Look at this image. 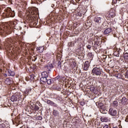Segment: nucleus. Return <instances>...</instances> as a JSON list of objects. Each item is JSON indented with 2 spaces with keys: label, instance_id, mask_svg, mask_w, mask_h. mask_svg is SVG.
<instances>
[{
  "label": "nucleus",
  "instance_id": "7ed1b4c3",
  "mask_svg": "<svg viewBox=\"0 0 128 128\" xmlns=\"http://www.w3.org/2000/svg\"><path fill=\"white\" fill-rule=\"evenodd\" d=\"M14 10H12L10 8H8L6 11V16L7 18H14Z\"/></svg>",
  "mask_w": 128,
  "mask_h": 128
},
{
  "label": "nucleus",
  "instance_id": "9b49d317",
  "mask_svg": "<svg viewBox=\"0 0 128 128\" xmlns=\"http://www.w3.org/2000/svg\"><path fill=\"white\" fill-rule=\"evenodd\" d=\"M102 122H108L110 120L108 118L103 116L100 118Z\"/></svg>",
  "mask_w": 128,
  "mask_h": 128
},
{
  "label": "nucleus",
  "instance_id": "f257e3e1",
  "mask_svg": "<svg viewBox=\"0 0 128 128\" xmlns=\"http://www.w3.org/2000/svg\"><path fill=\"white\" fill-rule=\"evenodd\" d=\"M92 73L95 76H100L102 74V69L98 65H96L92 70Z\"/></svg>",
  "mask_w": 128,
  "mask_h": 128
},
{
  "label": "nucleus",
  "instance_id": "f3484780",
  "mask_svg": "<svg viewBox=\"0 0 128 128\" xmlns=\"http://www.w3.org/2000/svg\"><path fill=\"white\" fill-rule=\"evenodd\" d=\"M58 114H60L58 113V111L56 110H54L53 116H58Z\"/></svg>",
  "mask_w": 128,
  "mask_h": 128
},
{
  "label": "nucleus",
  "instance_id": "6ab92c4d",
  "mask_svg": "<svg viewBox=\"0 0 128 128\" xmlns=\"http://www.w3.org/2000/svg\"><path fill=\"white\" fill-rule=\"evenodd\" d=\"M90 91L93 92V94H96L97 90L96 89L94 88H90Z\"/></svg>",
  "mask_w": 128,
  "mask_h": 128
},
{
  "label": "nucleus",
  "instance_id": "f704fd0d",
  "mask_svg": "<svg viewBox=\"0 0 128 128\" xmlns=\"http://www.w3.org/2000/svg\"><path fill=\"white\" fill-rule=\"evenodd\" d=\"M88 56H92V53H88Z\"/></svg>",
  "mask_w": 128,
  "mask_h": 128
},
{
  "label": "nucleus",
  "instance_id": "c85d7f7f",
  "mask_svg": "<svg viewBox=\"0 0 128 128\" xmlns=\"http://www.w3.org/2000/svg\"><path fill=\"white\" fill-rule=\"evenodd\" d=\"M30 80H34V74H32L30 76Z\"/></svg>",
  "mask_w": 128,
  "mask_h": 128
},
{
  "label": "nucleus",
  "instance_id": "ea45409f",
  "mask_svg": "<svg viewBox=\"0 0 128 128\" xmlns=\"http://www.w3.org/2000/svg\"><path fill=\"white\" fill-rule=\"evenodd\" d=\"M118 122H122V121H120V120H119Z\"/></svg>",
  "mask_w": 128,
  "mask_h": 128
},
{
  "label": "nucleus",
  "instance_id": "c9c22d12",
  "mask_svg": "<svg viewBox=\"0 0 128 128\" xmlns=\"http://www.w3.org/2000/svg\"><path fill=\"white\" fill-rule=\"evenodd\" d=\"M0 128H4V125H3L2 124H0Z\"/></svg>",
  "mask_w": 128,
  "mask_h": 128
},
{
  "label": "nucleus",
  "instance_id": "a19ab883",
  "mask_svg": "<svg viewBox=\"0 0 128 128\" xmlns=\"http://www.w3.org/2000/svg\"><path fill=\"white\" fill-rule=\"evenodd\" d=\"M120 126H120V124L119 125V128H120Z\"/></svg>",
  "mask_w": 128,
  "mask_h": 128
},
{
  "label": "nucleus",
  "instance_id": "4be33fe9",
  "mask_svg": "<svg viewBox=\"0 0 128 128\" xmlns=\"http://www.w3.org/2000/svg\"><path fill=\"white\" fill-rule=\"evenodd\" d=\"M46 82L48 84H52L54 82V80L50 79H47Z\"/></svg>",
  "mask_w": 128,
  "mask_h": 128
},
{
  "label": "nucleus",
  "instance_id": "4c0bfd02",
  "mask_svg": "<svg viewBox=\"0 0 128 128\" xmlns=\"http://www.w3.org/2000/svg\"><path fill=\"white\" fill-rule=\"evenodd\" d=\"M4 76H8V75L6 74H4Z\"/></svg>",
  "mask_w": 128,
  "mask_h": 128
},
{
  "label": "nucleus",
  "instance_id": "aec40b11",
  "mask_svg": "<svg viewBox=\"0 0 128 128\" xmlns=\"http://www.w3.org/2000/svg\"><path fill=\"white\" fill-rule=\"evenodd\" d=\"M46 102L48 104H50V106H54V102L50 100H48Z\"/></svg>",
  "mask_w": 128,
  "mask_h": 128
},
{
  "label": "nucleus",
  "instance_id": "393cba45",
  "mask_svg": "<svg viewBox=\"0 0 128 128\" xmlns=\"http://www.w3.org/2000/svg\"><path fill=\"white\" fill-rule=\"evenodd\" d=\"M5 32H6V34H12V30H10V29H8L6 30V31L5 30Z\"/></svg>",
  "mask_w": 128,
  "mask_h": 128
},
{
  "label": "nucleus",
  "instance_id": "f8f14e48",
  "mask_svg": "<svg viewBox=\"0 0 128 128\" xmlns=\"http://www.w3.org/2000/svg\"><path fill=\"white\" fill-rule=\"evenodd\" d=\"M8 76H16L14 72L12 71V70H8Z\"/></svg>",
  "mask_w": 128,
  "mask_h": 128
},
{
  "label": "nucleus",
  "instance_id": "79ce46f5",
  "mask_svg": "<svg viewBox=\"0 0 128 128\" xmlns=\"http://www.w3.org/2000/svg\"><path fill=\"white\" fill-rule=\"evenodd\" d=\"M57 78H60V76H57Z\"/></svg>",
  "mask_w": 128,
  "mask_h": 128
},
{
  "label": "nucleus",
  "instance_id": "dca6fc26",
  "mask_svg": "<svg viewBox=\"0 0 128 128\" xmlns=\"http://www.w3.org/2000/svg\"><path fill=\"white\" fill-rule=\"evenodd\" d=\"M5 84H12V80L8 78H6L5 80Z\"/></svg>",
  "mask_w": 128,
  "mask_h": 128
},
{
  "label": "nucleus",
  "instance_id": "7c9ffc66",
  "mask_svg": "<svg viewBox=\"0 0 128 128\" xmlns=\"http://www.w3.org/2000/svg\"><path fill=\"white\" fill-rule=\"evenodd\" d=\"M125 78H128V71H126V73H125Z\"/></svg>",
  "mask_w": 128,
  "mask_h": 128
},
{
  "label": "nucleus",
  "instance_id": "72a5a7b5",
  "mask_svg": "<svg viewBox=\"0 0 128 128\" xmlns=\"http://www.w3.org/2000/svg\"><path fill=\"white\" fill-rule=\"evenodd\" d=\"M104 128H110L108 125H105L104 126Z\"/></svg>",
  "mask_w": 128,
  "mask_h": 128
},
{
  "label": "nucleus",
  "instance_id": "39448f33",
  "mask_svg": "<svg viewBox=\"0 0 128 128\" xmlns=\"http://www.w3.org/2000/svg\"><path fill=\"white\" fill-rule=\"evenodd\" d=\"M54 66H52V64H50L48 65H47L44 67V70H46V72H50L52 68Z\"/></svg>",
  "mask_w": 128,
  "mask_h": 128
},
{
  "label": "nucleus",
  "instance_id": "9d476101",
  "mask_svg": "<svg viewBox=\"0 0 128 128\" xmlns=\"http://www.w3.org/2000/svg\"><path fill=\"white\" fill-rule=\"evenodd\" d=\"M94 22L97 24H100L102 22V18L100 17H94Z\"/></svg>",
  "mask_w": 128,
  "mask_h": 128
},
{
  "label": "nucleus",
  "instance_id": "6e6552de",
  "mask_svg": "<svg viewBox=\"0 0 128 128\" xmlns=\"http://www.w3.org/2000/svg\"><path fill=\"white\" fill-rule=\"evenodd\" d=\"M112 32V28H107L104 30V34L106 36V34H110Z\"/></svg>",
  "mask_w": 128,
  "mask_h": 128
},
{
  "label": "nucleus",
  "instance_id": "37998d69",
  "mask_svg": "<svg viewBox=\"0 0 128 128\" xmlns=\"http://www.w3.org/2000/svg\"><path fill=\"white\" fill-rule=\"evenodd\" d=\"M127 120H128V116H127V118H126Z\"/></svg>",
  "mask_w": 128,
  "mask_h": 128
},
{
  "label": "nucleus",
  "instance_id": "a878e982",
  "mask_svg": "<svg viewBox=\"0 0 128 128\" xmlns=\"http://www.w3.org/2000/svg\"><path fill=\"white\" fill-rule=\"evenodd\" d=\"M46 58H48V59L50 58H52V55H50V54H46Z\"/></svg>",
  "mask_w": 128,
  "mask_h": 128
},
{
  "label": "nucleus",
  "instance_id": "1a4fd4ad",
  "mask_svg": "<svg viewBox=\"0 0 128 128\" xmlns=\"http://www.w3.org/2000/svg\"><path fill=\"white\" fill-rule=\"evenodd\" d=\"M47 80L48 78H46V77H42L40 78V82L42 84H46Z\"/></svg>",
  "mask_w": 128,
  "mask_h": 128
},
{
  "label": "nucleus",
  "instance_id": "2eb2a0df",
  "mask_svg": "<svg viewBox=\"0 0 128 128\" xmlns=\"http://www.w3.org/2000/svg\"><path fill=\"white\" fill-rule=\"evenodd\" d=\"M98 105L99 108H100V110H105L106 108H104V106L102 105V104L98 103Z\"/></svg>",
  "mask_w": 128,
  "mask_h": 128
},
{
  "label": "nucleus",
  "instance_id": "f03ea898",
  "mask_svg": "<svg viewBox=\"0 0 128 128\" xmlns=\"http://www.w3.org/2000/svg\"><path fill=\"white\" fill-rule=\"evenodd\" d=\"M116 16V10L112 8L110 12L106 15L107 20H110V18H114Z\"/></svg>",
  "mask_w": 128,
  "mask_h": 128
},
{
  "label": "nucleus",
  "instance_id": "cd10ccee",
  "mask_svg": "<svg viewBox=\"0 0 128 128\" xmlns=\"http://www.w3.org/2000/svg\"><path fill=\"white\" fill-rule=\"evenodd\" d=\"M68 46H71V47L74 46V42H70V43H68Z\"/></svg>",
  "mask_w": 128,
  "mask_h": 128
},
{
  "label": "nucleus",
  "instance_id": "c756f323",
  "mask_svg": "<svg viewBox=\"0 0 128 128\" xmlns=\"http://www.w3.org/2000/svg\"><path fill=\"white\" fill-rule=\"evenodd\" d=\"M36 118L38 120H42V116H38Z\"/></svg>",
  "mask_w": 128,
  "mask_h": 128
},
{
  "label": "nucleus",
  "instance_id": "5701e85b",
  "mask_svg": "<svg viewBox=\"0 0 128 128\" xmlns=\"http://www.w3.org/2000/svg\"><path fill=\"white\" fill-rule=\"evenodd\" d=\"M112 104H113L114 106L116 108L118 106V101L114 100Z\"/></svg>",
  "mask_w": 128,
  "mask_h": 128
},
{
  "label": "nucleus",
  "instance_id": "c03bdc74",
  "mask_svg": "<svg viewBox=\"0 0 128 128\" xmlns=\"http://www.w3.org/2000/svg\"><path fill=\"white\" fill-rule=\"evenodd\" d=\"M118 0V2H120V0Z\"/></svg>",
  "mask_w": 128,
  "mask_h": 128
},
{
  "label": "nucleus",
  "instance_id": "a18cd8bd",
  "mask_svg": "<svg viewBox=\"0 0 128 128\" xmlns=\"http://www.w3.org/2000/svg\"><path fill=\"white\" fill-rule=\"evenodd\" d=\"M24 128H28V127H26H26H24Z\"/></svg>",
  "mask_w": 128,
  "mask_h": 128
},
{
  "label": "nucleus",
  "instance_id": "bb28decb",
  "mask_svg": "<svg viewBox=\"0 0 128 128\" xmlns=\"http://www.w3.org/2000/svg\"><path fill=\"white\" fill-rule=\"evenodd\" d=\"M58 68H62V62H59L58 64Z\"/></svg>",
  "mask_w": 128,
  "mask_h": 128
},
{
  "label": "nucleus",
  "instance_id": "423d86ee",
  "mask_svg": "<svg viewBox=\"0 0 128 128\" xmlns=\"http://www.w3.org/2000/svg\"><path fill=\"white\" fill-rule=\"evenodd\" d=\"M90 62L88 61H86L84 64V70H88V68H90Z\"/></svg>",
  "mask_w": 128,
  "mask_h": 128
},
{
  "label": "nucleus",
  "instance_id": "0eeeda50",
  "mask_svg": "<svg viewBox=\"0 0 128 128\" xmlns=\"http://www.w3.org/2000/svg\"><path fill=\"white\" fill-rule=\"evenodd\" d=\"M128 99L126 97H123L121 100V104L124 106H126L128 104Z\"/></svg>",
  "mask_w": 128,
  "mask_h": 128
},
{
  "label": "nucleus",
  "instance_id": "4468645a",
  "mask_svg": "<svg viewBox=\"0 0 128 128\" xmlns=\"http://www.w3.org/2000/svg\"><path fill=\"white\" fill-rule=\"evenodd\" d=\"M36 49L38 52H44V48L43 46H40L37 47Z\"/></svg>",
  "mask_w": 128,
  "mask_h": 128
},
{
  "label": "nucleus",
  "instance_id": "a211bd4d",
  "mask_svg": "<svg viewBox=\"0 0 128 128\" xmlns=\"http://www.w3.org/2000/svg\"><path fill=\"white\" fill-rule=\"evenodd\" d=\"M10 100H12V102H16V100H18V98H16V96H12L10 98Z\"/></svg>",
  "mask_w": 128,
  "mask_h": 128
},
{
  "label": "nucleus",
  "instance_id": "412c9836",
  "mask_svg": "<svg viewBox=\"0 0 128 128\" xmlns=\"http://www.w3.org/2000/svg\"><path fill=\"white\" fill-rule=\"evenodd\" d=\"M33 110H40V107L36 104H34L33 106Z\"/></svg>",
  "mask_w": 128,
  "mask_h": 128
},
{
  "label": "nucleus",
  "instance_id": "58836bf2",
  "mask_svg": "<svg viewBox=\"0 0 128 128\" xmlns=\"http://www.w3.org/2000/svg\"><path fill=\"white\" fill-rule=\"evenodd\" d=\"M126 122H128V120L127 118L126 119Z\"/></svg>",
  "mask_w": 128,
  "mask_h": 128
},
{
  "label": "nucleus",
  "instance_id": "e433bc0d",
  "mask_svg": "<svg viewBox=\"0 0 128 128\" xmlns=\"http://www.w3.org/2000/svg\"><path fill=\"white\" fill-rule=\"evenodd\" d=\"M14 28L15 30H18V28H16V25H15L14 26Z\"/></svg>",
  "mask_w": 128,
  "mask_h": 128
},
{
  "label": "nucleus",
  "instance_id": "b1692460",
  "mask_svg": "<svg viewBox=\"0 0 128 128\" xmlns=\"http://www.w3.org/2000/svg\"><path fill=\"white\" fill-rule=\"evenodd\" d=\"M124 58L126 60H128V54L125 53L124 55Z\"/></svg>",
  "mask_w": 128,
  "mask_h": 128
},
{
  "label": "nucleus",
  "instance_id": "ddd939ff",
  "mask_svg": "<svg viewBox=\"0 0 128 128\" xmlns=\"http://www.w3.org/2000/svg\"><path fill=\"white\" fill-rule=\"evenodd\" d=\"M41 74L42 78H48V72H46V71H44L42 72Z\"/></svg>",
  "mask_w": 128,
  "mask_h": 128
},
{
  "label": "nucleus",
  "instance_id": "20e7f679",
  "mask_svg": "<svg viewBox=\"0 0 128 128\" xmlns=\"http://www.w3.org/2000/svg\"><path fill=\"white\" fill-rule=\"evenodd\" d=\"M109 114L112 116H116V114H118V111L112 108H110L109 110Z\"/></svg>",
  "mask_w": 128,
  "mask_h": 128
},
{
  "label": "nucleus",
  "instance_id": "473e14b6",
  "mask_svg": "<svg viewBox=\"0 0 128 128\" xmlns=\"http://www.w3.org/2000/svg\"><path fill=\"white\" fill-rule=\"evenodd\" d=\"M87 48H88V50H90V48H92V46L90 45H88L86 46Z\"/></svg>",
  "mask_w": 128,
  "mask_h": 128
},
{
  "label": "nucleus",
  "instance_id": "2f4dec72",
  "mask_svg": "<svg viewBox=\"0 0 128 128\" xmlns=\"http://www.w3.org/2000/svg\"><path fill=\"white\" fill-rule=\"evenodd\" d=\"M118 52V54H116V52H114V56H118V52Z\"/></svg>",
  "mask_w": 128,
  "mask_h": 128
}]
</instances>
